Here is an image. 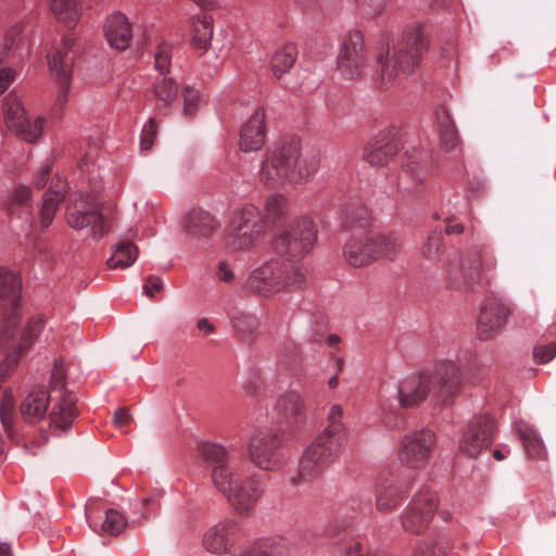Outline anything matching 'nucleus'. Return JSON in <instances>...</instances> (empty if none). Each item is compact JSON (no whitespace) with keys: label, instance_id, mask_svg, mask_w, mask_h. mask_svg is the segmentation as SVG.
<instances>
[{"label":"nucleus","instance_id":"f257e3e1","mask_svg":"<svg viewBox=\"0 0 556 556\" xmlns=\"http://www.w3.org/2000/svg\"><path fill=\"white\" fill-rule=\"evenodd\" d=\"M319 155L305 149L299 137L286 138L267 154L260 170L262 180L276 185L283 180L303 184L318 169Z\"/></svg>","mask_w":556,"mask_h":556},{"label":"nucleus","instance_id":"f03ea898","mask_svg":"<svg viewBox=\"0 0 556 556\" xmlns=\"http://www.w3.org/2000/svg\"><path fill=\"white\" fill-rule=\"evenodd\" d=\"M427 49L428 39L422 26L420 24L406 26L400 39L377 55L383 84L391 85L400 76L414 73Z\"/></svg>","mask_w":556,"mask_h":556},{"label":"nucleus","instance_id":"7ed1b4c3","mask_svg":"<svg viewBox=\"0 0 556 556\" xmlns=\"http://www.w3.org/2000/svg\"><path fill=\"white\" fill-rule=\"evenodd\" d=\"M305 273L296 266H288L280 260H270L257 267L249 279L250 287L265 296L287 289L301 288Z\"/></svg>","mask_w":556,"mask_h":556},{"label":"nucleus","instance_id":"20e7f679","mask_svg":"<svg viewBox=\"0 0 556 556\" xmlns=\"http://www.w3.org/2000/svg\"><path fill=\"white\" fill-rule=\"evenodd\" d=\"M263 232L262 218L253 205L240 207L230 216L227 227L226 245L230 251L241 252L251 249Z\"/></svg>","mask_w":556,"mask_h":556},{"label":"nucleus","instance_id":"39448f33","mask_svg":"<svg viewBox=\"0 0 556 556\" xmlns=\"http://www.w3.org/2000/svg\"><path fill=\"white\" fill-rule=\"evenodd\" d=\"M316 238V228L311 220H294L276 237L274 249L285 257L301 260L314 249Z\"/></svg>","mask_w":556,"mask_h":556},{"label":"nucleus","instance_id":"423d86ee","mask_svg":"<svg viewBox=\"0 0 556 556\" xmlns=\"http://www.w3.org/2000/svg\"><path fill=\"white\" fill-rule=\"evenodd\" d=\"M67 224L76 230L87 229L97 236L105 231V223L96 199L87 192H75L70 197L66 213Z\"/></svg>","mask_w":556,"mask_h":556},{"label":"nucleus","instance_id":"0eeeda50","mask_svg":"<svg viewBox=\"0 0 556 556\" xmlns=\"http://www.w3.org/2000/svg\"><path fill=\"white\" fill-rule=\"evenodd\" d=\"M341 451V440L320 434L304 452L299 466L303 480H311L324 472Z\"/></svg>","mask_w":556,"mask_h":556},{"label":"nucleus","instance_id":"6e6552de","mask_svg":"<svg viewBox=\"0 0 556 556\" xmlns=\"http://www.w3.org/2000/svg\"><path fill=\"white\" fill-rule=\"evenodd\" d=\"M437 509L438 495L428 489L418 491L402 513L404 530L414 534L422 533L428 528Z\"/></svg>","mask_w":556,"mask_h":556},{"label":"nucleus","instance_id":"1a4fd4ad","mask_svg":"<svg viewBox=\"0 0 556 556\" xmlns=\"http://www.w3.org/2000/svg\"><path fill=\"white\" fill-rule=\"evenodd\" d=\"M281 444V435L273 429H260L251 439L249 457L251 462L262 470H276L280 466L278 448Z\"/></svg>","mask_w":556,"mask_h":556},{"label":"nucleus","instance_id":"9d476101","mask_svg":"<svg viewBox=\"0 0 556 556\" xmlns=\"http://www.w3.org/2000/svg\"><path fill=\"white\" fill-rule=\"evenodd\" d=\"M513 311L510 305L500 296H490L481 307L478 319V337L490 340L505 328Z\"/></svg>","mask_w":556,"mask_h":556},{"label":"nucleus","instance_id":"9b49d317","mask_svg":"<svg viewBox=\"0 0 556 556\" xmlns=\"http://www.w3.org/2000/svg\"><path fill=\"white\" fill-rule=\"evenodd\" d=\"M337 66L348 79L361 76L364 66V39L358 30H350L342 39Z\"/></svg>","mask_w":556,"mask_h":556},{"label":"nucleus","instance_id":"f8f14e48","mask_svg":"<svg viewBox=\"0 0 556 556\" xmlns=\"http://www.w3.org/2000/svg\"><path fill=\"white\" fill-rule=\"evenodd\" d=\"M435 445V434L430 430H420L406 434L402 440L400 459L413 468L425 466Z\"/></svg>","mask_w":556,"mask_h":556},{"label":"nucleus","instance_id":"ddd939ff","mask_svg":"<svg viewBox=\"0 0 556 556\" xmlns=\"http://www.w3.org/2000/svg\"><path fill=\"white\" fill-rule=\"evenodd\" d=\"M396 400L403 408H413L433 392L431 377L427 371L413 372L403 377L395 386Z\"/></svg>","mask_w":556,"mask_h":556},{"label":"nucleus","instance_id":"4468645a","mask_svg":"<svg viewBox=\"0 0 556 556\" xmlns=\"http://www.w3.org/2000/svg\"><path fill=\"white\" fill-rule=\"evenodd\" d=\"M428 374L438 402H445L458 392L462 378L459 368L454 362L443 361Z\"/></svg>","mask_w":556,"mask_h":556},{"label":"nucleus","instance_id":"2eb2a0df","mask_svg":"<svg viewBox=\"0 0 556 556\" xmlns=\"http://www.w3.org/2000/svg\"><path fill=\"white\" fill-rule=\"evenodd\" d=\"M494 421L488 416L476 417L467 426L459 447L469 456L476 457L492 441Z\"/></svg>","mask_w":556,"mask_h":556},{"label":"nucleus","instance_id":"dca6fc26","mask_svg":"<svg viewBox=\"0 0 556 556\" xmlns=\"http://www.w3.org/2000/svg\"><path fill=\"white\" fill-rule=\"evenodd\" d=\"M266 113L261 106L256 108L242 124L239 134V148L244 153L260 151L266 141Z\"/></svg>","mask_w":556,"mask_h":556},{"label":"nucleus","instance_id":"f3484780","mask_svg":"<svg viewBox=\"0 0 556 556\" xmlns=\"http://www.w3.org/2000/svg\"><path fill=\"white\" fill-rule=\"evenodd\" d=\"M73 45L72 38H64L60 46L53 47L47 55L49 70L55 75L61 86L62 97L67 92L71 83L73 58L70 52Z\"/></svg>","mask_w":556,"mask_h":556},{"label":"nucleus","instance_id":"a211bd4d","mask_svg":"<svg viewBox=\"0 0 556 556\" xmlns=\"http://www.w3.org/2000/svg\"><path fill=\"white\" fill-rule=\"evenodd\" d=\"M104 35L112 48L125 50L132 39V28L127 16L115 12L108 16L104 25Z\"/></svg>","mask_w":556,"mask_h":556},{"label":"nucleus","instance_id":"6ab92c4d","mask_svg":"<svg viewBox=\"0 0 556 556\" xmlns=\"http://www.w3.org/2000/svg\"><path fill=\"white\" fill-rule=\"evenodd\" d=\"M263 495V484L260 479L250 478L239 481L228 502L239 513L249 511Z\"/></svg>","mask_w":556,"mask_h":556},{"label":"nucleus","instance_id":"aec40b11","mask_svg":"<svg viewBox=\"0 0 556 556\" xmlns=\"http://www.w3.org/2000/svg\"><path fill=\"white\" fill-rule=\"evenodd\" d=\"M75 402V396L66 393L54 405L49 416V428L53 434L61 437L72 428L76 415Z\"/></svg>","mask_w":556,"mask_h":556},{"label":"nucleus","instance_id":"412c9836","mask_svg":"<svg viewBox=\"0 0 556 556\" xmlns=\"http://www.w3.org/2000/svg\"><path fill=\"white\" fill-rule=\"evenodd\" d=\"M397 150V143L390 134L381 132L366 148L365 159L371 166H384L395 157Z\"/></svg>","mask_w":556,"mask_h":556},{"label":"nucleus","instance_id":"4be33fe9","mask_svg":"<svg viewBox=\"0 0 556 556\" xmlns=\"http://www.w3.org/2000/svg\"><path fill=\"white\" fill-rule=\"evenodd\" d=\"M67 191V182L61 176L52 178L48 192L45 194L40 211V224L49 227Z\"/></svg>","mask_w":556,"mask_h":556},{"label":"nucleus","instance_id":"5701e85b","mask_svg":"<svg viewBox=\"0 0 556 556\" xmlns=\"http://www.w3.org/2000/svg\"><path fill=\"white\" fill-rule=\"evenodd\" d=\"M370 235H352L344 248L343 255L345 261L354 267L367 266L372 262V255L369 248Z\"/></svg>","mask_w":556,"mask_h":556},{"label":"nucleus","instance_id":"b1692460","mask_svg":"<svg viewBox=\"0 0 556 556\" xmlns=\"http://www.w3.org/2000/svg\"><path fill=\"white\" fill-rule=\"evenodd\" d=\"M49 404L50 394L46 389H33L24 396L21 403V415L29 422L38 421L46 416Z\"/></svg>","mask_w":556,"mask_h":556},{"label":"nucleus","instance_id":"393cba45","mask_svg":"<svg viewBox=\"0 0 556 556\" xmlns=\"http://www.w3.org/2000/svg\"><path fill=\"white\" fill-rule=\"evenodd\" d=\"M214 486L228 500L239 484L240 476L233 463L215 465L211 473Z\"/></svg>","mask_w":556,"mask_h":556},{"label":"nucleus","instance_id":"a878e982","mask_svg":"<svg viewBox=\"0 0 556 556\" xmlns=\"http://www.w3.org/2000/svg\"><path fill=\"white\" fill-rule=\"evenodd\" d=\"M214 33L213 17L206 13L192 20L191 42L195 49L206 51L211 48Z\"/></svg>","mask_w":556,"mask_h":556},{"label":"nucleus","instance_id":"bb28decb","mask_svg":"<svg viewBox=\"0 0 556 556\" xmlns=\"http://www.w3.org/2000/svg\"><path fill=\"white\" fill-rule=\"evenodd\" d=\"M298 55L296 47L287 43L278 48L270 59V70L278 79L282 78L293 67Z\"/></svg>","mask_w":556,"mask_h":556},{"label":"nucleus","instance_id":"cd10ccee","mask_svg":"<svg viewBox=\"0 0 556 556\" xmlns=\"http://www.w3.org/2000/svg\"><path fill=\"white\" fill-rule=\"evenodd\" d=\"M138 258V248L130 242H119L112 247L106 265L111 269L130 267Z\"/></svg>","mask_w":556,"mask_h":556},{"label":"nucleus","instance_id":"c85d7f7f","mask_svg":"<svg viewBox=\"0 0 556 556\" xmlns=\"http://www.w3.org/2000/svg\"><path fill=\"white\" fill-rule=\"evenodd\" d=\"M230 522L218 523L211 528L203 538V546L211 553L223 554L229 547Z\"/></svg>","mask_w":556,"mask_h":556},{"label":"nucleus","instance_id":"c756f323","mask_svg":"<svg viewBox=\"0 0 556 556\" xmlns=\"http://www.w3.org/2000/svg\"><path fill=\"white\" fill-rule=\"evenodd\" d=\"M27 115L22 101L14 93H9L4 98L3 116L11 130L15 132L25 123Z\"/></svg>","mask_w":556,"mask_h":556},{"label":"nucleus","instance_id":"7c9ffc66","mask_svg":"<svg viewBox=\"0 0 556 556\" xmlns=\"http://www.w3.org/2000/svg\"><path fill=\"white\" fill-rule=\"evenodd\" d=\"M517 432L529 457L543 458L545 456L543 440L533 427L520 425L517 428Z\"/></svg>","mask_w":556,"mask_h":556},{"label":"nucleus","instance_id":"2f4dec72","mask_svg":"<svg viewBox=\"0 0 556 556\" xmlns=\"http://www.w3.org/2000/svg\"><path fill=\"white\" fill-rule=\"evenodd\" d=\"M21 287L18 276L7 267L0 266V301L14 302L20 296Z\"/></svg>","mask_w":556,"mask_h":556},{"label":"nucleus","instance_id":"473e14b6","mask_svg":"<svg viewBox=\"0 0 556 556\" xmlns=\"http://www.w3.org/2000/svg\"><path fill=\"white\" fill-rule=\"evenodd\" d=\"M276 409L288 416V417H299L305 410V402L301 394L298 392H287L281 394L275 405Z\"/></svg>","mask_w":556,"mask_h":556},{"label":"nucleus","instance_id":"72a5a7b5","mask_svg":"<svg viewBox=\"0 0 556 556\" xmlns=\"http://www.w3.org/2000/svg\"><path fill=\"white\" fill-rule=\"evenodd\" d=\"M216 226L214 216L204 211L192 212L187 222L188 230L194 236H207Z\"/></svg>","mask_w":556,"mask_h":556},{"label":"nucleus","instance_id":"f704fd0d","mask_svg":"<svg viewBox=\"0 0 556 556\" xmlns=\"http://www.w3.org/2000/svg\"><path fill=\"white\" fill-rule=\"evenodd\" d=\"M282 548L271 539H258L243 547L238 556H281Z\"/></svg>","mask_w":556,"mask_h":556},{"label":"nucleus","instance_id":"c9c22d12","mask_svg":"<svg viewBox=\"0 0 556 556\" xmlns=\"http://www.w3.org/2000/svg\"><path fill=\"white\" fill-rule=\"evenodd\" d=\"M372 262L377 260H393L397 253L399 244L395 240L382 237L370 236L369 242Z\"/></svg>","mask_w":556,"mask_h":556},{"label":"nucleus","instance_id":"e433bc0d","mask_svg":"<svg viewBox=\"0 0 556 556\" xmlns=\"http://www.w3.org/2000/svg\"><path fill=\"white\" fill-rule=\"evenodd\" d=\"M52 14L62 22L75 23L80 16L77 0H50Z\"/></svg>","mask_w":556,"mask_h":556},{"label":"nucleus","instance_id":"4c0bfd02","mask_svg":"<svg viewBox=\"0 0 556 556\" xmlns=\"http://www.w3.org/2000/svg\"><path fill=\"white\" fill-rule=\"evenodd\" d=\"M46 117L42 115H27L25 123L17 128L15 134L27 142H35L42 135Z\"/></svg>","mask_w":556,"mask_h":556},{"label":"nucleus","instance_id":"58836bf2","mask_svg":"<svg viewBox=\"0 0 556 556\" xmlns=\"http://www.w3.org/2000/svg\"><path fill=\"white\" fill-rule=\"evenodd\" d=\"M401 501L402 495L399 488L389 485L378 491L376 507L380 513L389 514L400 505Z\"/></svg>","mask_w":556,"mask_h":556},{"label":"nucleus","instance_id":"ea45409f","mask_svg":"<svg viewBox=\"0 0 556 556\" xmlns=\"http://www.w3.org/2000/svg\"><path fill=\"white\" fill-rule=\"evenodd\" d=\"M0 418L7 432H11L15 420V397L12 389H5L0 402Z\"/></svg>","mask_w":556,"mask_h":556},{"label":"nucleus","instance_id":"a19ab883","mask_svg":"<svg viewBox=\"0 0 556 556\" xmlns=\"http://www.w3.org/2000/svg\"><path fill=\"white\" fill-rule=\"evenodd\" d=\"M200 453L205 460L214 463L215 465L230 462L229 451L220 444L211 442L203 443Z\"/></svg>","mask_w":556,"mask_h":556},{"label":"nucleus","instance_id":"79ce46f5","mask_svg":"<svg viewBox=\"0 0 556 556\" xmlns=\"http://www.w3.org/2000/svg\"><path fill=\"white\" fill-rule=\"evenodd\" d=\"M343 409L339 404H333L329 408L328 413V427L321 433L323 435L329 437L330 439H340L339 434L344 429L342 421Z\"/></svg>","mask_w":556,"mask_h":556},{"label":"nucleus","instance_id":"37998d69","mask_svg":"<svg viewBox=\"0 0 556 556\" xmlns=\"http://www.w3.org/2000/svg\"><path fill=\"white\" fill-rule=\"evenodd\" d=\"M178 86L170 77L161 78L154 86L156 98L165 104L172 103L178 96Z\"/></svg>","mask_w":556,"mask_h":556},{"label":"nucleus","instance_id":"c03bdc74","mask_svg":"<svg viewBox=\"0 0 556 556\" xmlns=\"http://www.w3.org/2000/svg\"><path fill=\"white\" fill-rule=\"evenodd\" d=\"M126 526L124 516L115 510L108 509L105 513V519L101 525V531L110 535H116L121 533Z\"/></svg>","mask_w":556,"mask_h":556},{"label":"nucleus","instance_id":"a18cd8bd","mask_svg":"<svg viewBox=\"0 0 556 556\" xmlns=\"http://www.w3.org/2000/svg\"><path fill=\"white\" fill-rule=\"evenodd\" d=\"M495 266L496 263L493 257L475 254L469 260V267L466 269L465 275H482L485 271L492 270Z\"/></svg>","mask_w":556,"mask_h":556},{"label":"nucleus","instance_id":"49530a36","mask_svg":"<svg viewBox=\"0 0 556 556\" xmlns=\"http://www.w3.org/2000/svg\"><path fill=\"white\" fill-rule=\"evenodd\" d=\"M444 115L446 121H441L442 141L446 150H453L458 144V134L445 111Z\"/></svg>","mask_w":556,"mask_h":556},{"label":"nucleus","instance_id":"de8ad7c7","mask_svg":"<svg viewBox=\"0 0 556 556\" xmlns=\"http://www.w3.org/2000/svg\"><path fill=\"white\" fill-rule=\"evenodd\" d=\"M200 103L198 91L187 86L182 90V112L185 115H191Z\"/></svg>","mask_w":556,"mask_h":556},{"label":"nucleus","instance_id":"09e8293b","mask_svg":"<svg viewBox=\"0 0 556 556\" xmlns=\"http://www.w3.org/2000/svg\"><path fill=\"white\" fill-rule=\"evenodd\" d=\"M22 31H23V27L18 23L10 26L4 34L3 49L11 50V49L17 47L21 42Z\"/></svg>","mask_w":556,"mask_h":556},{"label":"nucleus","instance_id":"8fccbe9b","mask_svg":"<svg viewBox=\"0 0 556 556\" xmlns=\"http://www.w3.org/2000/svg\"><path fill=\"white\" fill-rule=\"evenodd\" d=\"M156 123L154 119H150L144 126H143V129H142V132H141V139H140V146H141V149L144 150V151H149L153 143H154V139L156 137Z\"/></svg>","mask_w":556,"mask_h":556},{"label":"nucleus","instance_id":"3c124183","mask_svg":"<svg viewBox=\"0 0 556 556\" xmlns=\"http://www.w3.org/2000/svg\"><path fill=\"white\" fill-rule=\"evenodd\" d=\"M45 324L41 318L31 319L24 328L23 331V341L25 345L30 344V342L39 336V333L43 330Z\"/></svg>","mask_w":556,"mask_h":556},{"label":"nucleus","instance_id":"603ef678","mask_svg":"<svg viewBox=\"0 0 556 556\" xmlns=\"http://www.w3.org/2000/svg\"><path fill=\"white\" fill-rule=\"evenodd\" d=\"M534 358L538 363L545 364L556 356V343L538 345L533 351Z\"/></svg>","mask_w":556,"mask_h":556},{"label":"nucleus","instance_id":"864d4df0","mask_svg":"<svg viewBox=\"0 0 556 556\" xmlns=\"http://www.w3.org/2000/svg\"><path fill=\"white\" fill-rule=\"evenodd\" d=\"M441 251V238L440 235H433L428 237L424 248L422 253L428 258H435L439 256Z\"/></svg>","mask_w":556,"mask_h":556},{"label":"nucleus","instance_id":"5fc2aeb1","mask_svg":"<svg viewBox=\"0 0 556 556\" xmlns=\"http://www.w3.org/2000/svg\"><path fill=\"white\" fill-rule=\"evenodd\" d=\"M31 198V190L27 185L20 184L17 185L12 194L11 202L14 204H23Z\"/></svg>","mask_w":556,"mask_h":556},{"label":"nucleus","instance_id":"6e6d98bb","mask_svg":"<svg viewBox=\"0 0 556 556\" xmlns=\"http://www.w3.org/2000/svg\"><path fill=\"white\" fill-rule=\"evenodd\" d=\"M235 328L241 333H252L255 329V319L249 315L236 317L233 321Z\"/></svg>","mask_w":556,"mask_h":556},{"label":"nucleus","instance_id":"4d7b16f0","mask_svg":"<svg viewBox=\"0 0 556 556\" xmlns=\"http://www.w3.org/2000/svg\"><path fill=\"white\" fill-rule=\"evenodd\" d=\"M170 63L169 54L166 50L159 51L154 56V66L160 73H165Z\"/></svg>","mask_w":556,"mask_h":556},{"label":"nucleus","instance_id":"13d9d810","mask_svg":"<svg viewBox=\"0 0 556 556\" xmlns=\"http://www.w3.org/2000/svg\"><path fill=\"white\" fill-rule=\"evenodd\" d=\"M14 76V72L9 67H3L0 70V93H2L9 88Z\"/></svg>","mask_w":556,"mask_h":556},{"label":"nucleus","instance_id":"bf43d9fd","mask_svg":"<svg viewBox=\"0 0 556 556\" xmlns=\"http://www.w3.org/2000/svg\"><path fill=\"white\" fill-rule=\"evenodd\" d=\"M163 288L162 280L159 278L149 279L144 285V293L149 296H154V294L161 291Z\"/></svg>","mask_w":556,"mask_h":556},{"label":"nucleus","instance_id":"052dcab7","mask_svg":"<svg viewBox=\"0 0 556 556\" xmlns=\"http://www.w3.org/2000/svg\"><path fill=\"white\" fill-rule=\"evenodd\" d=\"M267 212L271 215L278 214L283 207V201L281 198L273 197L266 202Z\"/></svg>","mask_w":556,"mask_h":556},{"label":"nucleus","instance_id":"680f3d73","mask_svg":"<svg viewBox=\"0 0 556 556\" xmlns=\"http://www.w3.org/2000/svg\"><path fill=\"white\" fill-rule=\"evenodd\" d=\"M130 420V414L126 408H119L113 416V421L116 426H124Z\"/></svg>","mask_w":556,"mask_h":556},{"label":"nucleus","instance_id":"e2e57ef3","mask_svg":"<svg viewBox=\"0 0 556 556\" xmlns=\"http://www.w3.org/2000/svg\"><path fill=\"white\" fill-rule=\"evenodd\" d=\"M49 172H50V167L48 165L42 166L38 170L37 176H36V180H35L36 186L38 188H42L46 185Z\"/></svg>","mask_w":556,"mask_h":556},{"label":"nucleus","instance_id":"0e129e2a","mask_svg":"<svg viewBox=\"0 0 556 556\" xmlns=\"http://www.w3.org/2000/svg\"><path fill=\"white\" fill-rule=\"evenodd\" d=\"M197 327L200 331H203L205 334H212L215 331V327L207 318H201L197 323Z\"/></svg>","mask_w":556,"mask_h":556},{"label":"nucleus","instance_id":"69168bd1","mask_svg":"<svg viewBox=\"0 0 556 556\" xmlns=\"http://www.w3.org/2000/svg\"><path fill=\"white\" fill-rule=\"evenodd\" d=\"M448 58V64L456 59L457 49L454 43H447L445 48H442V54Z\"/></svg>","mask_w":556,"mask_h":556},{"label":"nucleus","instance_id":"338daca9","mask_svg":"<svg viewBox=\"0 0 556 556\" xmlns=\"http://www.w3.org/2000/svg\"><path fill=\"white\" fill-rule=\"evenodd\" d=\"M445 232L447 235H460L464 232V226L463 224H453L445 227Z\"/></svg>","mask_w":556,"mask_h":556},{"label":"nucleus","instance_id":"774afa93","mask_svg":"<svg viewBox=\"0 0 556 556\" xmlns=\"http://www.w3.org/2000/svg\"><path fill=\"white\" fill-rule=\"evenodd\" d=\"M220 279L224 281H230L233 278V273L227 268L225 265H220Z\"/></svg>","mask_w":556,"mask_h":556}]
</instances>
